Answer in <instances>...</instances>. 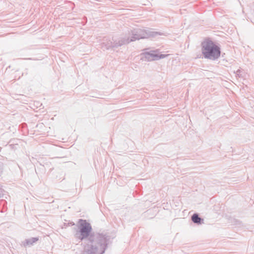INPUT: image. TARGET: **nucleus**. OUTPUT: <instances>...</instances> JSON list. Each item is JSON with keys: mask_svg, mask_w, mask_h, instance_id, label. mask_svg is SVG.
Listing matches in <instances>:
<instances>
[{"mask_svg": "<svg viewBox=\"0 0 254 254\" xmlns=\"http://www.w3.org/2000/svg\"><path fill=\"white\" fill-rule=\"evenodd\" d=\"M201 52L204 58L215 61L220 56V47L211 40H206L201 44Z\"/></svg>", "mask_w": 254, "mask_h": 254, "instance_id": "nucleus-3", "label": "nucleus"}, {"mask_svg": "<svg viewBox=\"0 0 254 254\" xmlns=\"http://www.w3.org/2000/svg\"><path fill=\"white\" fill-rule=\"evenodd\" d=\"M109 238L105 234H92L86 240L81 254H103L107 248Z\"/></svg>", "mask_w": 254, "mask_h": 254, "instance_id": "nucleus-2", "label": "nucleus"}, {"mask_svg": "<svg viewBox=\"0 0 254 254\" xmlns=\"http://www.w3.org/2000/svg\"><path fill=\"white\" fill-rule=\"evenodd\" d=\"M3 195V190L0 188V197Z\"/></svg>", "mask_w": 254, "mask_h": 254, "instance_id": "nucleus-9", "label": "nucleus"}, {"mask_svg": "<svg viewBox=\"0 0 254 254\" xmlns=\"http://www.w3.org/2000/svg\"><path fill=\"white\" fill-rule=\"evenodd\" d=\"M191 220L194 223L199 224L201 223V221H203V219L199 217L197 214L195 213L192 215Z\"/></svg>", "mask_w": 254, "mask_h": 254, "instance_id": "nucleus-7", "label": "nucleus"}, {"mask_svg": "<svg viewBox=\"0 0 254 254\" xmlns=\"http://www.w3.org/2000/svg\"><path fill=\"white\" fill-rule=\"evenodd\" d=\"M144 58L148 61L157 60L166 57V55L159 54L158 50H151L149 52H145L143 53Z\"/></svg>", "mask_w": 254, "mask_h": 254, "instance_id": "nucleus-5", "label": "nucleus"}, {"mask_svg": "<svg viewBox=\"0 0 254 254\" xmlns=\"http://www.w3.org/2000/svg\"><path fill=\"white\" fill-rule=\"evenodd\" d=\"M241 69H238L236 72V76L239 77H242V74H241Z\"/></svg>", "mask_w": 254, "mask_h": 254, "instance_id": "nucleus-8", "label": "nucleus"}, {"mask_svg": "<svg viewBox=\"0 0 254 254\" xmlns=\"http://www.w3.org/2000/svg\"><path fill=\"white\" fill-rule=\"evenodd\" d=\"M39 240L38 238H31L30 239H26L23 242V245L24 247L31 246Z\"/></svg>", "mask_w": 254, "mask_h": 254, "instance_id": "nucleus-6", "label": "nucleus"}, {"mask_svg": "<svg viewBox=\"0 0 254 254\" xmlns=\"http://www.w3.org/2000/svg\"><path fill=\"white\" fill-rule=\"evenodd\" d=\"M158 34H159L158 32L153 31L149 28L135 29L129 32L127 36H126L125 37L122 38L118 42H113L108 38H104L101 43V47L104 50H108L111 48L117 47L128 44L130 42L155 37Z\"/></svg>", "mask_w": 254, "mask_h": 254, "instance_id": "nucleus-1", "label": "nucleus"}, {"mask_svg": "<svg viewBox=\"0 0 254 254\" xmlns=\"http://www.w3.org/2000/svg\"><path fill=\"white\" fill-rule=\"evenodd\" d=\"M79 230L75 234V236L80 241L85 239H88L92 234L96 233H91L92 227L90 224L85 220L80 219L79 221Z\"/></svg>", "mask_w": 254, "mask_h": 254, "instance_id": "nucleus-4", "label": "nucleus"}]
</instances>
